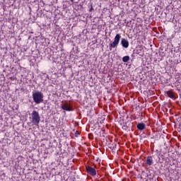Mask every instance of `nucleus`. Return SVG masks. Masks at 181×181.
Masks as SVG:
<instances>
[{"mask_svg":"<svg viewBox=\"0 0 181 181\" xmlns=\"http://www.w3.org/2000/svg\"><path fill=\"white\" fill-rule=\"evenodd\" d=\"M31 122L34 124V125H39V122H40V115L39 112L33 110L31 113Z\"/></svg>","mask_w":181,"mask_h":181,"instance_id":"f257e3e1","label":"nucleus"},{"mask_svg":"<svg viewBox=\"0 0 181 181\" xmlns=\"http://www.w3.org/2000/svg\"><path fill=\"white\" fill-rule=\"evenodd\" d=\"M33 98L35 104H40V103H43V93L42 92H35L33 93Z\"/></svg>","mask_w":181,"mask_h":181,"instance_id":"f03ea898","label":"nucleus"},{"mask_svg":"<svg viewBox=\"0 0 181 181\" xmlns=\"http://www.w3.org/2000/svg\"><path fill=\"white\" fill-rule=\"evenodd\" d=\"M119 40H121V35L117 34L114 38L113 42L110 44V50H112V48L117 47L119 45Z\"/></svg>","mask_w":181,"mask_h":181,"instance_id":"7ed1b4c3","label":"nucleus"},{"mask_svg":"<svg viewBox=\"0 0 181 181\" xmlns=\"http://www.w3.org/2000/svg\"><path fill=\"white\" fill-rule=\"evenodd\" d=\"M86 171L90 176H95L97 175V171L93 167L86 166Z\"/></svg>","mask_w":181,"mask_h":181,"instance_id":"20e7f679","label":"nucleus"},{"mask_svg":"<svg viewBox=\"0 0 181 181\" xmlns=\"http://www.w3.org/2000/svg\"><path fill=\"white\" fill-rule=\"evenodd\" d=\"M62 110H64V111H72L73 110V107H71V106H70V103H69L67 102L62 104Z\"/></svg>","mask_w":181,"mask_h":181,"instance_id":"39448f33","label":"nucleus"},{"mask_svg":"<svg viewBox=\"0 0 181 181\" xmlns=\"http://www.w3.org/2000/svg\"><path fill=\"white\" fill-rule=\"evenodd\" d=\"M121 45L125 49H128V47H129V42L125 38L122 39Z\"/></svg>","mask_w":181,"mask_h":181,"instance_id":"423d86ee","label":"nucleus"},{"mask_svg":"<svg viewBox=\"0 0 181 181\" xmlns=\"http://www.w3.org/2000/svg\"><path fill=\"white\" fill-rule=\"evenodd\" d=\"M165 94H167L169 98H171L172 100H176V96H175V93H173V90H167Z\"/></svg>","mask_w":181,"mask_h":181,"instance_id":"0eeeda50","label":"nucleus"},{"mask_svg":"<svg viewBox=\"0 0 181 181\" xmlns=\"http://www.w3.org/2000/svg\"><path fill=\"white\" fill-rule=\"evenodd\" d=\"M146 165H148V166L153 165V159H152V157L148 156L146 159Z\"/></svg>","mask_w":181,"mask_h":181,"instance_id":"6e6552de","label":"nucleus"},{"mask_svg":"<svg viewBox=\"0 0 181 181\" xmlns=\"http://www.w3.org/2000/svg\"><path fill=\"white\" fill-rule=\"evenodd\" d=\"M145 128H146V126L144 123H139L137 124V129H139V131H144Z\"/></svg>","mask_w":181,"mask_h":181,"instance_id":"1a4fd4ad","label":"nucleus"},{"mask_svg":"<svg viewBox=\"0 0 181 181\" xmlns=\"http://www.w3.org/2000/svg\"><path fill=\"white\" fill-rule=\"evenodd\" d=\"M122 60H123L124 63H127V62H129V57L125 56L122 58Z\"/></svg>","mask_w":181,"mask_h":181,"instance_id":"9d476101","label":"nucleus"},{"mask_svg":"<svg viewBox=\"0 0 181 181\" xmlns=\"http://www.w3.org/2000/svg\"><path fill=\"white\" fill-rule=\"evenodd\" d=\"M71 2H74V0H70Z\"/></svg>","mask_w":181,"mask_h":181,"instance_id":"9b49d317","label":"nucleus"}]
</instances>
